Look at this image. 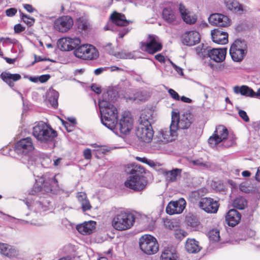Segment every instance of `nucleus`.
Masks as SVG:
<instances>
[{"mask_svg":"<svg viewBox=\"0 0 260 260\" xmlns=\"http://www.w3.org/2000/svg\"><path fill=\"white\" fill-rule=\"evenodd\" d=\"M116 94L112 89H109L105 95V101H99V108L101 112L102 123L109 129L115 127L118 118V110L115 106L107 102L106 100H114Z\"/></svg>","mask_w":260,"mask_h":260,"instance_id":"1","label":"nucleus"},{"mask_svg":"<svg viewBox=\"0 0 260 260\" xmlns=\"http://www.w3.org/2000/svg\"><path fill=\"white\" fill-rule=\"evenodd\" d=\"M60 175L59 174L51 176L45 175L36 179V183L29 191V194L41 196H45L49 192L55 191L59 187L58 177Z\"/></svg>","mask_w":260,"mask_h":260,"instance_id":"2","label":"nucleus"},{"mask_svg":"<svg viewBox=\"0 0 260 260\" xmlns=\"http://www.w3.org/2000/svg\"><path fill=\"white\" fill-rule=\"evenodd\" d=\"M208 143L212 147H215L220 144L225 147H229L236 143V137L233 135L229 134L224 126L218 125L212 136L209 137Z\"/></svg>","mask_w":260,"mask_h":260,"instance_id":"3","label":"nucleus"},{"mask_svg":"<svg viewBox=\"0 0 260 260\" xmlns=\"http://www.w3.org/2000/svg\"><path fill=\"white\" fill-rule=\"evenodd\" d=\"M135 216L129 211L122 210L118 211L112 219L113 227L118 231L130 229L134 225Z\"/></svg>","mask_w":260,"mask_h":260,"instance_id":"4","label":"nucleus"},{"mask_svg":"<svg viewBox=\"0 0 260 260\" xmlns=\"http://www.w3.org/2000/svg\"><path fill=\"white\" fill-rule=\"evenodd\" d=\"M32 134L43 143L51 142L57 136L56 131L43 122H39L33 127Z\"/></svg>","mask_w":260,"mask_h":260,"instance_id":"5","label":"nucleus"},{"mask_svg":"<svg viewBox=\"0 0 260 260\" xmlns=\"http://www.w3.org/2000/svg\"><path fill=\"white\" fill-rule=\"evenodd\" d=\"M196 51L199 57L203 59L209 57L211 59L216 62H222L225 58L226 54V48L207 49L204 45L199 46L196 48Z\"/></svg>","mask_w":260,"mask_h":260,"instance_id":"6","label":"nucleus"},{"mask_svg":"<svg viewBox=\"0 0 260 260\" xmlns=\"http://www.w3.org/2000/svg\"><path fill=\"white\" fill-rule=\"evenodd\" d=\"M133 123L134 120L131 114L129 112L125 111L121 114L119 122L117 120L115 127L110 129L116 134L119 131L120 134L126 135L133 129Z\"/></svg>","mask_w":260,"mask_h":260,"instance_id":"7","label":"nucleus"},{"mask_svg":"<svg viewBox=\"0 0 260 260\" xmlns=\"http://www.w3.org/2000/svg\"><path fill=\"white\" fill-rule=\"evenodd\" d=\"M174 124L171 122L169 128H163L159 132L157 140L154 142V147L158 149H161L162 145L175 140L177 129Z\"/></svg>","mask_w":260,"mask_h":260,"instance_id":"8","label":"nucleus"},{"mask_svg":"<svg viewBox=\"0 0 260 260\" xmlns=\"http://www.w3.org/2000/svg\"><path fill=\"white\" fill-rule=\"evenodd\" d=\"M140 249L145 254H154L158 251L159 245L156 239L150 235H144L139 239Z\"/></svg>","mask_w":260,"mask_h":260,"instance_id":"9","label":"nucleus"},{"mask_svg":"<svg viewBox=\"0 0 260 260\" xmlns=\"http://www.w3.org/2000/svg\"><path fill=\"white\" fill-rule=\"evenodd\" d=\"M193 118L192 114L189 112H185L180 116L178 112L173 111L172 112L171 122L176 127V129H185L188 128L193 122Z\"/></svg>","mask_w":260,"mask_h":260,"instance_id":"10","label":"nucleus"},{"mask_svg":"<svg viewBox=\"0 0 260 260\" xmlns=\"http://www.w3.org/2000/svg\"><path fill=\"white\" fill-rule=\"evenodd\" d=\"M230 53L234 61H241L247 53V45L245 41L236 40L230 48Z\"/></svg>","mask_w":260,"mask_h":260,"instance_id":"11","label":"nucleus"},{"mask_svg":"<svg viewBox=\"0 0 260 260\" xmlns=\"http://www.w3.org/2000/svg\"><path fill=\"white\" fill-rule=\"evenodd\" d=\"M162 43L159 38L155 35H149L146 42L141 43L142 50L153 54L162 49Z\"/></svg>","mask_w":260,"mask_h":260,"instance_id":"12","label":"nucleus"},{"mask_svg":"<svg viewBox=\"0 0 260 260\" xmlns=\"http://www.w3.org/2000/svg\"><path fill=\"white\" fill-rule=\"evenodd\" d=\"M35 150L32 140L30 137L23 138L18 141L15 146L16 153L21 156H28Z\"/></svg>","mask_w":260,"mask_h":260,"instance_id":"13","label":"nucleus"},{"mask_svg":"<svg viewBox=\"0 0 260 260\" xmlns=\"http://www.w3.org/2000/svg\"><path fill=\"white\" fill-rule=\"evenodd\" d=\"M75 56L83 59L92 60L96 58V48L90 44H83L76 48L74 51Z\"/></svg>","mask_w":260,"mask_h":260,"instance_id":"14","label":"nucleus"},{"mask_svg":"<svg viewBox=\"0 0 260 260\" xmlns=\"http://www.w3.org/2000/svg\"><path fill=\"white\" fill-rule=\"evenodd\" d=\"M81 43V40L77 37L62 38L58 40L57 45L62 51H71L76 49V47Z\"/></svg>","mask_w":260,"mask_h":260,"instance_id":"15","label":"nucleus"},{"mask_svg":"<svg viewBox=\"0 0 260 260\" xmlns=\"http://www.w3.org/2000/svg\"><path fill=\"white\" fill-rule=\"evenodd\" d=\"M147 183L145 177L137 178L129 176L125 181L124 185L129 189L139 191L143 190L146 187Z\"/></svg>","mask_w":260,"mask_h":260,"instance_id":"16","label":"nucleus"},{"mask_svg":"<svg viewBox=\"0 0 260 260\" xmlns=\"http://www.w3.org/2000/svg\"><path fill=\"white\" fill-rule=\"evenodd\" d=\"M73 25L72 18L69 16H63L56 19L54 22V28L60 32L68 31Z\"/></svg>","mask_w":260,"mask_h":260,"instance_id":"17","label":"nucleus"},{"mask_svg":"<svg viewBox=\"0 0 260 260\" xmlns=\"http://www.w3.org/2000/svg\"><path fill=\"white\" fill-rule=\"evenodd\" d=\"M153 134L152 126H146L142 124H139L136 132V135L138 139L145 143H149L151 141Z\"/></svg>","mask_w":260,"mask_h":260,"instance_id":"18","label":"nucleus"},{"mask_svg":"<svg viewBox=\"0 0 260 260\" xmlns=\"http://www.w3.org/2000/svg\"><path fill=\"white\" fill-rule=\"evenodd\" d=\"M186 206V202L183 198L177 201H171L166 207V212L170 215L180 214L184 210Z\"/></svg>","mask_w":260,"mask_h":260,"instance_id":"19","label":"nucleus"},{"mask_svg":"<svg viewBox=\"0 0 260 260\" xmlns=\"http://www.w3.org/2000/svg\"><path fill=\"white\" fill-rule=\"evenodd\" d=\"M35 198L33 199L32 202L30 203L27 202L26 205L28 208L34 210L36 212H41L47 209L49 202L44 199H41L44 196H39L34 195Z\"/></svg>","mask_w":260,"mask_h":260,"instance_id":"20","label":"nucleus"},{"mask_svg":"<svg viewBox=\"0 0 260 260\" xmlns=\"http://www.w3.org/2000/svg\"><path fill=\"white\" fill-rule=\"evenodd\" d=\"M200 207L207 213H215L218 211L219 204L212 198H204L201 200Z\"/></svg>","mask_w":260,"mask_h":260,"instance_id":"21","label":"nucleus"},{"mask_svg":"<svg viewBox=\"0 0 260 260\" xmlns=\"http://www.w3.org/2000/svg\"><path fill=\"white\" fill-rule=\"evenodd\" d=\"M208 21L211 24L219 27H226L230 24V20L229 17L220 13H214L210 15Z\"/></svg>","mask_w":260,"mask_h":260,"instance_id":"22","label":"nucleus"},{"mask_svg":"<svg viewBox=\"0 0 260 260\" xmlns=\"http://www.w3.org/2000/svg\"><path fill=\"white\" fill-rule=\"evenodd\" d=\"M200 36L198 32L190 31L185 32L182 37V43L187 46H193L199 43Z\"/></svg>","mask_w":260,"mask_h":260,"instance_id":"23","label":"nucleus"},{"mask_svg":"<svg viewBox=\"0 0 260 260\" xmlns=\"http://www.w3.org/2000/svg\"><path fill=\"white\" fill-rule=\"evenodd\" d=\"M179 12L183 21L187 24H193L197 20V16L191 12L186 9L185 7L182 4L179 5Z\"/></svg>","mask_w":260,"mask_h":260,"instance_id":"24","label":"nucleus"},{"mask_svg":"<svg viewBox=\"0 0 260 260\" xmlns=\"http://www.w3.org/2000/svg\"><path fill=\"white\" fill-rule=\"evenodd\" d=\"M211 35L212 41L215 43L223 45L228 42V34L226 32L215 29L212 30Z\"/></svg>","mask_w":260,"mask_h":260,"instance_id":"25","label":"nucleus"},{"mask_svg":"<svg viewBox=\"0 0 260 260\" xmlns=\"http://www.w3.org/2000/svg\"><path fill=\"white\" fill-rule=\"evenodd\" d=\"M0 253L8 257H14L19 255L18 250L13 246L0 243Z\"/></svg>","mask_w":260,"mask_h":260,"instance_id":"26","label":"nucleus"},{"mask_svg":"<svg viewBox=\"0 0 260 260\" xmlns=\"http://www.w3.org/2000/svg\"><path fill=\"white\" fill-rule=\"evenodd\" d=\"M95 225V221L90 220L77 225L76 229L79 233L82 235H88L93 232Z\"/></svg>","mask_w":260,"mask_h":260,"instance_id":"27","label":"nucleus"},{"mask_svg":"<svg viewBox=\"0 0 260 260\" xmlns=\"http://www.w3.org/2000/svg\"><path fill=\"white\" fill-rule=\"evenodd\" d=\"M240 213L235 209H231L227 213L225 220L229 226H234L236 225L241 220Z\"/></svg>","mask_w":260,"mask_h":260,"instance_id":"28","label":"nucleus"},{"mask_svg":"<svg viewBox=\"0 0 260 260\" xmlns=\"http://www.w3.org/2000/svg\"><path fill=\"white\" fill-rule=\"evenodd\" d=\"M112 22L117 26H125L132 21L126 19L125 15L122 13L114 12L110 16Z\"/></svg>","mask_w":260,"mask_h":260,"instance_id":"29","label":"nucleus"},{"mask_svg":"<svg viewBox=\"0 0 260 260\" xmlns=\"http://www.w3.org/2000/svg\"><path fill=\"white\" fill-rule=\"evenodd\" d=\"M178 254L173 247L165 248L161 252L160 260H177Z\"/></svg>","mask_w":260,"mask_h":260,"instance_id":"30","label":"nucleus"},{"mask_svg":"<svg viewBox=\"0 0 260 260\" xmlns=\"http://www.w3.org/2000/svg\"><path fill=\"white\" fill-rule=\"evenodd\" d=\"M127 171L131 175L129 176L137 178L145 177V169L141 165L133 164L128 167Z\"/></svg>","mask_w":260,"mask_h":260,"instance_id":"31","label":"nucleus"},{"mask_svg":"<svg viewBox=\"0 0 260 260\" xmlns=\"http://www.w3.org/2000/svg\"><path fill=\"white\" fill-rule=\"evenodd\" d=\"M76 197L83 212L89 210L91 208V205L85 193L79 192L77 194Z\"/></svg>","mask_w":260,"mask_h":260,"instance_id":"32","label":"nucleus"},{"mask_svg":"<svg viewBox=\"0 0 260 260\" xmlns=\"http://www.w3.org/2000/svg\"><path fill=\"white\" fill-rule=\"evenodd\" d=\"M185 249L190 253H196L200 251L202 247L199 245L198 241L194 239H188L186 242Z\"/></svg>","mask_w":260,"mask_h":260,"instance_id":"33","label":"nucleus"},{"mask_svg":"<svg viewBox=\"0 0 260 260\" xmlns=\"http://www.w3.org/2000/svg\"><path fill=\"white\" fill-rule=\"evenodd\" d=\"M1 77L3 80L6 82L10 86H14L13 81H17L21 78L19 74H11L7 72H3L1 74Z\"/></svg>","mask_w":260,"mask_h":260,"instance_id":"34","label":"nucleus"},{"mask_svg":"<svg viewBox=\"0 0 260 260\" xmlns=\"http://www.w3.org/2000/svg\"><path fill=\"white\" fill-rule=\"evenodd\" d=\"M162 18L168 23L174 24L176 21L175 12L171 8H164L162 11Z\"/></svg>","mask_w":260,"mask_h":260,"instance_id":"35","label":"nucleus"},{"mask_svg":"<svg viewBox=\"0 0 260 260\" xmlns=\"http://www.w3.org/2000/svg\"><path fill=\"white\" fill-rule=\"evenodd\" d=\"M152 113V111L150 110L143 111L139 120V124L144 125L146 126H151Z\"/></svg>","mask_w":260,"mask_h":260,"instance_id":"36","label":"nucleus"},{"mask_svg":"<svg viewBox=\"0 0 260 260\" xmlns=\"http://www.w3.org/2000/svg\"><path fill=\"white\" fill-rule=\"evenodd\" d=\"M234 91L236 94H240L246 96L253 98L254 91L246 85L241 86H236L234 87Z\"/></svg>","mask_w":260,"mask_h":260,"instance_id":"37","label":"nucleus"},{"mask_svg":"<svg viewBox=\"0 0 260 260\" xmlns=\"http://www.w3.org/2000/svg\"><path fill=\"white\" fill-rule=\"evenodd\" d=\"M226 7L231 11L241 14L243 11L242 6L236 0H225Z\"/></svg>","mask_w":260,"mask_h":260,"instance_id":"38","label":"nucleus"},{"mask_svg":"<svg viewBox=\"0 0 260 260\" xmlns=\"http://www.w3.org/2000/svg\"><path fill=\"white\" fill-rule=\"evenodd\" d=\"M58 92L54 89H50L47 92V97L48 101L51 106L54 108H56L58 106Z\"/></svg>","mask_w":260,"mask_h":260,"instance_id":"39","label":"nucleus"},{"mask_svg":"<svg viewBox=\"0 0 260 260\" xmlns=\"http://www.w3.org/2000/svg\"><path fill=\"white\" fill-rule=\"evenodd\" d=\"M181 170L175 169L166 172V178L168 181L174 182L176 180L177 177L180 175Z\"/></svg>","mask_w":260,"mask_h":260,"instance_id":"40","label":"nucleus"},{"mask_svg":"<svg viewBox=\"0 0 260 260\" xmlns=\"http://www.w3.org/2000/svg\"><path fill=\"white\" fill-rule=\"evenodd\" d=\"M247 201L242 197H237L233 202V206L238 209L243 210L247 206Z\"/></svg>","mask_w":260,"mask_h":260,"instance_id":"41","label":"nucleus"},{"mask_svg":"<svg viewBox=\"0 0 260 260\" xmlns=\"http://www.w3.org/2000/svg\"><path fill=\"white\" fill-rule=\"evenodd\" d=\"M117 58L120 59H131L133 58L134 55L129 52H127L125 51H121L120 52L112 53Z\"/></svg>","mask_w":260,"mask_h":260,"instance_id":"42","label":"nucleus"},{"mask_svg":"<svg viewBox=\"0 0 260 260\" xmlns=\"http://www.w3.org/2000/svg\"><path fill=\"white\" fill-rule=\"evenodd\" d=\"M209 239L210 241L217 242L220 239L219 231L215 229L209 231L208 233Z\"/></svg>","mask_w":260,"mask_h":260,"instance_id":"43","label":"nucleus"},{"mask_svg":"<svg viewBox=\"0 0 260 260\" xmlns=\"http://www.w3.org/2000/svg\"><path fill=\"white\" fill-rule=\"evenodd\" d=\"M164 225L169 230H173L177 227V222L173 219H166L164 220Z\"/></svg>","mask_w":260,"mask_h":260,"instance_id":"44","label":"nucleus"},{"mask_svg":"<svg viewBox=\"0 0 260 260\" xmlns=\"http://www.w3.org/2000/svg\"><path fill=\"white\" fill-rule=\"evenodd\" d=\"M191 163L194 165L202 168H209V164L208 162L204 161L202 158H199L196 160H192Z\"/></svg>","mask_w":260,"mask_h":260,"instance_id":"45","label":"nucleus"},{"mask_svg":"<svg viewBox=\"0 0 260 260\" xmlns=\"http://www.w3.org/2000/svg\"><path fill=\"white\" fill-rule=\"evenodd\" d=\"M21 17L23 22L28 25L31 26L35 22V19L33 18L22 13L21 14Z\"/></svg>","mask_w":260,"mask_h":260,"instance_id":"46","label":"nucleus"},{"mask_svg":"<svg viewBox=\"0 0 260 260\" xmlns=\"http://www.w3.org/2000/svg\"><path fill=\"white\" fill-rule=\"evenodd\" d=\"M21 223L30 224L37 226H41L44 225V223L41 221H38L37 220L32 219L30 221H26L22 219H18Z\"/></svg>","mask_w":260,"mask_h":260,"instance_id":"47","label":"nucleus"},{"mask_svg":"<svg viewBox=\"0 0 260 260\" xmlns=\"http://www.w3.org/2000/svg\"><path fill=\"white\" fill-rule=\"evenodd\" d=\"M136 159L138 161H140L143 163H144V164H146L150 167H155V162L153 160L148 159L147 158H146L145 157H141L139 156H137V157H136Z\"/></svg>","mask_w":260,"mask_h":260,"instance_id":"48","label":"nucleus"},{"mask_svg":"<svg viewBox=\"0 0 260 260\" xmlns=\"http://www.w3.org/2000/svg\"><path fill=\"white\" fill-rule=\"evenodd\" d=\"M175 235L176 238L181 239L187 235V232L181 229H177L175 232Z\"/></svg>","mask_w":260,"mask_h":260,"instance_id":"49","label":"nucleus"},{"mask_svg":"<svg viewBox=\"0 0 260 260\" xmlns=\"http://www.w3.org/2000/svg\"><path fill=\"white\" fill-rule=\"evenodd\" d=\"M125 99L126 101L128 100H132V101H136V100H139V101H142L143 100V98L142 96V93L141 92H137L136 94L134 95L133 96H129V97H125Z\"/></svg>","mask_w":260,"mask_h":260,"instance_id":"50","label":"nucleus"},{"mask_svg":"<svg viewBox=\"0 0 260 260\" xmlns=\"http://www.w3.org/2000/svg\"><path fill=\"white\" fill-rule=\"evenodd\" d=\"M168 92L170 94V95H171V96L174 100H175L176 101H179L180 100V97L179 95L174 89H169L168 90Z\"/></svg>","mask_w":260,"mask_h":260,"instance_id":"51","label":"nucleus"},{"mask_svg":"<svg viewBox=\"0 0 260 260\" xmlns=\"http://www.w3.org/2000/svg\"><path fill=\"white\" fill-rule=\"evenodd\" d=\"M238 114L240 117L242 118L245 122H248L249 121V117L245 111L240 110L238 112Z\"/></svg>","mask_w":260,"mask_h":260,"instance_id":"52","label":"nucleus"},{"mask_svg":"<svg viewBox=\"0 0 260 260\" xmlns=\"http://www.w3.org/2000/svg\"><path fill=\"white\" fill-rule=\"evenodd\" d=\"M62 125L64 126L65 128L68 132H71L73 129L74 125L68 122L61 120Z\"/></svg>","mask_w":260,"mask_h":260,"instance_id":"53","label":"nucleus"},{"mask_svg":"<svg viewBox=\"0 0 260 260\" xmlns=\"http://www.w3.org/2000/svg\"><path fill=\"white\" fill-rule=\"evenodd\" d=\"M78 27L80 29L85 30L88 28V23L79 19L78 21Z\"/></svg>","mask_w":260,"mask_h":260,"instance_id":"54","label":"nucleus"},{"mask_svg":"<svg viewBox=\"0 0 260 260\" xmlns=\"http://www.w3.org/2000/svg\"><path fill=\"white\" fill-rule=\"evenodd\" d=\"M17 10L15 8H10L6 11V15L9 17H12L15 15Z\"/></svg>","mask_w":260,"mask_h":260,"instance_id":"55","label":"nucleus"},{"mask_svg":"<svg viewBox=\"0 0 260 260\" xmlns=\"http://www.w3.org/2000/svg\"><path fill=\"white\" fill-rule=\"evenodd\" d=\"M110 148L107 146H99V154L102 153L105 154L110 151Z\"/></svg>","mask_w":260,"mask_h":260,"instance_id":"56","label":"nucleus"},{"mask_svg":"<svg viewBox=\"0 0 260 260\" xmlns=\"http://www.w3.org/2000/svg\"><path fill=\"white\" fill-rule=\"evenodd\" d=\"M23 8L29 13H32L36 11L35 9L29 4H23Z\"/></svg>","mask_w":260,"mask_h":260,"instance_id":"57","label":"nucleus"},{"mask_svg":"<svg viewBox=\"0 0 260 260\" xmlns=\"http://www.w3.org/2000/svg\"><path fill=\"white\" fill-rule=\"evenodd\" d=\"M50 78V75H43L39 77V80L41 83H44L47 81Z\"/></svg>","mask_w":260,"mask_h":260,"instance_id":"58","label":"nucleus"},{"mask_svg":"<svg viewBox=\"0 0 260 260\" xmlns=\"http://www.w3.org/2000/svg\"><path fill=\"white\" fill-rule=\"evenodd\" d=\"M129 31V29L127 28H123L119 32V37L120 38H122L124 35L127 34Z\"/></svg>","mask_w":260,"mask_h":260,"instance_id":"59","label":"nucleus"},{"mask_svg":"<svg viewBox=\"0 0 260 260\" xmlns=\"http://www.w3.org/2000/svg\"><path fill=\"white\" fill-rule=\"evenodd\" d=\"M24 30V28L20 24H17L14 26V30L16 32L19 33Z\"/></svg>","mask_w":260,"mask_h":260,"instance_id":"60","label":"nucleus"},{"mask_svg":"<svg viewBox=\"0 0 260 260\" xmlns=\"http://www.w3.org/2000/svg\"><path fill=\"white\" fill-rule=\"evenodd\" d=\"M84 156L85 158L89 159L91 157V150L89 149H86L84 151Z\"/></svg>","mask_w":260,"mask_h":260,"instance_id":"61","label":"nucleus"},{"mask_svg":"<svg viewBox=\"0 0 260 260\" xmlns=\"http://www.w3.org/2000/svg\"><path fill=\"white\" fill-rule=\"evenodd\" d=\"M241 191L244 192H248L250 191V189L247 187L245 184H241L239 186Z\"/></svg>","mask_w":260,"mask_h":260,"instance_id":"62","label":"nucleus"},{"mask_svg":"<svg viewBox=\"0 0 260 260\" xmlns=\"http://www.w3.org/2000/svg\"><path fill=\"white\" fill-rule=\"evenodd\" d=\"M61 160H62V158L60 157H58V158H56L53 159V165L54 167H58V166H60V165L61 164Z\"/></svg>","mask_w":260,"mask_h":260,"instance_id":"63","label":"nucleus"},{"mask_svg":"<svg viewBox=\"0 0 260 260\" xmlns=\"http://www.w3.org/2000/svg\"><path fill=\"white\" fill-rule=\"evenodd\" d=\"M155 59L159 61L160 62H165V57L161 54H158L155 56Z\"/></svg>","mask_w":260,"mask_h":260,"instance_id":"64","label":"nucleus"}]
</instances>
